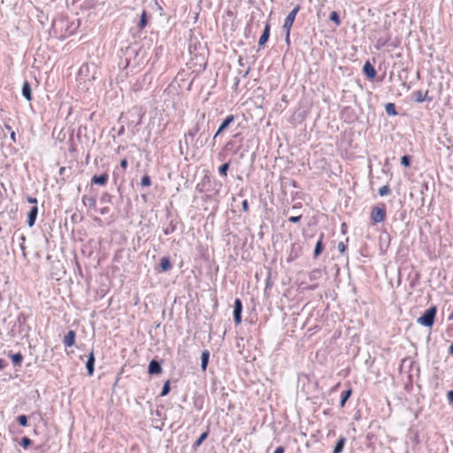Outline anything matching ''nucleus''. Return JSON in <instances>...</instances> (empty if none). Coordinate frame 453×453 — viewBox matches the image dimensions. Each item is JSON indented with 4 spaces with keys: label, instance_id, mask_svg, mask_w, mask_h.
Masks as SVG:
<instances>
[{
    "label": "nucleus",
    "instance_id": "nucleus-43",
    "mask_svg": "<svg viewBox=\"0 0 453 453\" xmlns=\"http://www.w3.org/2000/svg\"><path fill=\"white\" fill-rule=\"evenodd\" d=\"M5 366V362L3 359H0V370L4 369Z\"/></svg>",
    "mask_w": 453,
    "mask_h": 453
},
{
    "label": "nucleus",
    "instance_id": "nucleus-26",
    "mask_svg": "<svg viewBox=\"0 0 453 453\" xmlns=\"http://www.w3.org/2000/svg\"><path fill=\"white\" fill-rule=\"evenodd\" d=\"M228 169H229V165H228V163H225V164H223V165L219 167V174H220V175H222V176H226V173H227V171H228Z\"/></svg>",
    "mask_w": 453,
    "mask_h": 453
},
{
    "label": "nucleus",
    "instance_id": "nucleus-35",
    "mask_svg": "<svg viewBox=\"0 0 453 453\" xmlns=\"http://www.w3.org/2000/svg\"><path fill=\"white\" fill-rule=\"evenodd\" d=\"M242 209H243L244 211H249V203H248L247 200H243L242 203Z\"/></svg>",
    "mask_w": 453,
    "mask_h": 453
},
{
    "label": "nucleus",
    "instance_id": "nucleus-30",
    "mask_svg": "<svg viewBox=\"0 0 453 453\" xmlns=\"http://www.w3.org/2000/svg\"><path fill=\"white\" fill-rule=\"evenodd\" d=\"M18 422L22 426H27V418L25 415H20L18 417Z\"/></svg>",
    "mask_w": 453,
    "mask_h": 453
},
{
    "label": "nucleus",
    "instance_id": "nucleus-28",
    "mask_svg": "<svg viewBox=\"0 0 453 453\" xmlns=\"http://www.w3.org/2000/svg\"><path fill=\"white\" fill-rule=\"evenodd\" d=\"M32 444V441L28 437H23L20 441V445L27 449Z\"/></svg>",
    "mask_w": 453,
    "mask_h": 453
},
{
    "label": "nucleus",
    "instance_id": "nucleus-23",
    "mask_svg": "<svg viewBox=\"0 0 453 453\" xmlns=\"http://www.w3.org/2000/svg\"><path fill=\"white\" fill-rule=\"evenodd\" d=\"M208 437V432H204L203 433L199 438L196 441V442L194 443V448L196 449L198 448L203 442V441Z\"/></svg>",
    "mask_w": 453,
    "mask_h": 453
},
{
    "label": "nucleus",
    "instance_id": "nucleus-3",
    "mask_svg": "<svg viewBox=\"0 0 453 453\" xmlns=\"http://www.w3.org/2000/svg\"><path fill=\"white\" fill-rule=\"evenodd\" d=\"M300 11V5H296L286 17L283 28L285 30H291V27L293 26V23L295 21V19L296 17V14Z\"/></svg>",
    "mask_w": 453,
    "mask_h": 453
},
{
    "label": "nucleus",
    "instance_id": "nucleus-37",
    "mask_svg": "<svg viewBox=\"0 0 453 453\" xmlns=\"http://www.w3.org/2000/svg\"><path fill=\"white\" fill-rule=\"evenodd\" d=\"M286 31V37H285V40H286V42L288 44H289L290 42V39H289V36H290V30H285Z\"/></svg>",
    "mask_w": 453,
    "mask_h": 453
},
{
    "label": "nucleus",
    "instance_id": "nucleus-5",
    "mask_svg": "<svg viewBox=\"0 0 453 453\" xmlns=\"http://www.w3.org/2000/svg\"><path fill=\"white\" fill-rule=\"evenodd\" d=\"M234 120V115H228L225 119L224 121L221 123V125L219 126L218 131L216 132L215 135H214V139L220 134L222 133L225 129H226L229 125Z\"/></svg>",
    "mask_w": 453,
    "mask_h": 453
},
{
    "label": "nucleus",
    "instance_id": "nucleus-15",
    "mask_svg": "<svg viewBox=\"0 0 453 453\" xmlns=\"http://www.w3.org/2000/svg\"><path fill=\"white\" fill-rule=\"evenodd\" d=\"M160 267L163 272L169 271L172 268V264L169 257H163L160 260Z\"/></svg>",
    "mask_w": 453,
    "mask_h": 453
},
{
    "label": "nucleus",
    "instance_id": "nucleus-38",
    "mask_svg": "<svg viewBox=\"0 0 453 453\" xmlns=\"http://www.w3.org/2000/svg\"><path fill=\"white\" fill-rule=\"evenodd\" d=\"M448 399L453 403V391H449L448 392Z\"/></svg>",
    "mask_w": 453,
    "mask_h": 453
},
{
    "label": "nucleus",
    "instance_id": "nucleus-8",
    "mask_svg": "<svg viewBox=\"0 0 453 453\" xmlns=\"http://www.w3.org/2000/svg\"><path fill=\"white\" fill-rule=\"evenodd\" d=\"M107 180H108V174L107 173H104V174H101L99 176H97V175L93 176V178L91 180V182L93 184H97V185L104 186L106 184Z\"/></svg>",
    "mask_w": 453,
    "mask_h": 453
},
{
    "label": "nucleus",
    "instance_id": "nucleus-34",
    "mask_svg": "<svg viewBox=\"0 0 453 453\" xmlns=\"http://www.w3.org/2000/svg\"><path fill=\"white\" fill-rule=\"evenodd\" d=\"M337 249L338 250L341 252V253H343L344 250H345V245L343 242H339L338 243V246H337Z\"/></svg>",
    "mask_w": 453,
    "mask_h": 453
},
{
    "label": "nucleus",
    "instance_id": "nucleus-22",
    "mask_svg": "<svg viewBox=\"0 0 453 453\" xmlns=\"http://www.w3.org/2000/svg\"><path fill=\"white\" fill-rule=\"evenodd\" d=\"M11 358H12V363L15 365H20V363L23 359V357L20 353H16V354H12Z\"/></svg>",
    "mask_w": 453,
    "mask_h": 453
},
{
    "label": "nucleus",
    "instance_id": "nucleus-11",
    "mask_svg": "<svg viewBox=\"0 0 453 453\" xmlns=\"http://www.w3.org/2000/svg\"><path fill=\"white\" fill-rule=\"evenodd\" d=\"M269 35H270V25L268 23H266L264 32L259 38L258 44L260 46H263L268 41Z\"/></svg>",
    "mask_w": 453,
    "mask_h": 453
},
{
    "label": "nucleus",
    "instance_id": "nucleus-13",
    "mask_svg": "<svg viewBox=\"0 0 453 453\" xmlns=\"http://www.w3.org/2000/svg\"><path fill=\"white\" fill-rule=\"evenodd\" d=\"M428 91L417 90L413 93V97L416 102L422 103L426 99Z\"/></svg>",
    "mask_w": 453,
    "mask_h": 453
},
{
    "label": "nucleus",
    "instance_id": "nucleus-19",
    "mask_svg": "<svg viewBox=\"0 0 453 453\" xmlns=\"http://www.w3.org/2000/svg\"><path fill=\"white\" fill-rule=\"evenodd\" d=\"M351 394H352V389H350V388L342 393V397H341V406L342 407H343L345 405L346 401L349 398Z\"/></svg>",
    "mask_w": 453,
    "mask_h": 453
},
{
    "label": "nucleus",
    "instance_id": "nucleus-39",
    "mask_svg": "<svg viewBox=\"0 0 453 453\" xmlns=\"http://www.w3.org/2000/svg\"><path fill=\"white\" fill-rule=\"evenodd\" d=\"M11 139L12 140L13 142H16V134L14 131L11 132Z\"/></svg>",
    "mask_w": 453,
    "mask_h": 453
},
{
    "label": "nucleus",
    "instance_id": "nucleus-16",
    "mask_svg": "<svg viewBox=\"0 0 453 453\" xmlns=\"http://www.w3.org/2000/svg\"><path fill=\"white\" fill-rule=\"evenodd\" d=\"M209 357H210L209 351L208 350L203 351L202 357H201V367H202L203 371H205L207 368Z\"/></svg>",
    "mask_w": 453,
    "mask_h": 453
},
{
    "label": "nucleus",
    "instance_id": "nucleus-33",
    "mask_svg": "<svg viewBox=\"0 0 453 453\" xmlns=\"http://www.w3.org/2000/svg\"><path fill=\"white\" fill-rule=\"evenodd\" d=\"M301 217L302 216H292L288 219V220L293 223H297L298 221H300Z\"/></svg>",
    "mask_w": 453,
    "mask_h": 453
},
{
    "label": "nucleus",
    "instance_id": "nucleus-44",
    "mask_svg": "<svg viewBox=\"0 0 453 453\" xmlns=\"http://www.w3.org/2000/svg\"><path fill=\"white\" fill-rule=\"evenodd\" d=\"M449 353L453 354V343L449 346Z\"/></svg>",
    "mask_w": 453,
    "mask_h": 453
},
{
    "label": "nucleus",
    "instance_id": "nucleus-32",
    "mask_svg": "<svg viewBox=\"0 0 453 453\" xmlns=\"http://www.w3.org/2000/svg\"><path fill=\"white\" fill-rule=\"evenodd\" d=\"M170 391V385H169V381H166L164 386H163V388H162V392H161V395H166Z\"/></svg>",
    "mask_w": 453,
    "mask_h": 453
},
{
    "label": "nucleus",
    "instance_id": "nucleus-1",
    "mask_svg": "<svg viewBox=\"0 0 453 453\" xmlns=\"http://www.w3.org/2000/svg\"><path fill=\"white\" fill-rule=\"evenodd\" d=\"M436 311L437 310L435 306L430 307L421 317L418 319V323L425 326H432L434 323Z\"/></svg>",
    "mask_w": 453,
    "mask_h": 453
},
{
    "label": "nucleus",
    "instance_id": "nucleus-6",
    "mask_svg": "<svg viewBox=\"0 0 453 453\" xmlns=\"http://www.w3.org/2000/svg\"><path fill=\"white\" fill-rule=\"evenodd\" d=\"M37 213H38V208H37V206L35 205L31 208L30 211L28 212V215H27L28 226L32 227L35 225L36 217H37Z\"/></svg>",
    "mask_w": 453,
    "mask_h": 453
},
{
    "label": "nucleus",
    "instance_id": "nucleus-42",
    "mask_svg": "<svg viewBox=\"0 0 453 453\" xmlns=\"http://www.w3.org/2000/svg\"><path fill=\"white\" fill-rule=\"evenodd\" d=\"M385 45V42H380V41H378L377 42V45H376V48L377 49H380L381 46Z\"/></svg>",
    "mask_w": 453,
    "mask_h": 453
},
{
    "label": "nucleus",
    "instance_id": "nucleus-25",
    "mask_svg": "<svg viewBox=\"0 0 453 453\" xmlns=\"http://www.w3.org/2000/svg\"><path fill=\"white\" fill-rule=\"evenodd\" d=\"M147 25V15H146V12L143 11L142 13V16H141V19H140V23H139V27L141 29L144 28Z\"/></svg>",
    "mask_w": 453,
    "mask_h": 453
},
{
    "label": "nucleus",
    "instance_id": "nucleus-31",
    "mask_svg": "<svg viewBox=\"0 0 453 453\" xmlns=\"http://www.w3.org/2000/svg\"><path fill=\"white\" fill-rule=\"evenodd\" d=\"M401 164L403 165L405 167L410 166L411 165V159L409 156H403L401 158Z\"/></svg>",
    "mask_w": 453,
    "mask_h": 453
},
{
    "label": "nucleus",
    "instance_id": "nucleus-4",
    "mask_svg": "<svg viewBox=\"0 0 453 453\" xmlns=\"http://www.w3.org/2000/svg\"><path fill=\"white\" fill-rule=\"evenodd\" d=\"M242 303L240 299H235L234 305V322L239 325L242 322Z\"/></svg>",
    "mask_w": 453,
    "mask_h": 453
},
{
    "label": "nucleus",
    "instance_id": "nucleus-27",
    "mask_svg": "<svg viewBox=\"0 0 453 453\" xmlns=\"http://www.w3.org/2000/svg\"><path fill=\"white\" fill-rule=\"evenodd\" d=\"M390 193L388 186L385 185L379 188V195L381 196H387Z\"/></svg>",
    "mask_w": 453,
    "mask_h": 453
},
{
    "label": "nucleus",
    "instance_id": "nucleus-7",
    "mask_svg": "<svg viewBox=\"0 0 453 453\" xmlns=\"http://www.w3.org/2000/svg\"><path fill=\"white\" fill-rule=\"evenodd\" d=\"M161 371H162L161 365L157 361H156V360L150 361V363L149 365V368H148L149 373L158 374L161 372Z\"/></svg>",
    "mask_w": 453,
    "mask_h": 453
},
{
    "label": "nucleus",
    "instance_id": "nucleus-21",
    "mask_svg": "<svg viewBox=\"0 0 453 453\" xmlns=\"http://www.w3.org/2000/svg\"><path fill=\"white\" fill-rule=\"evenodd\" d=\"M82 202L85 205H88L90 207H95L96 206V199L92 196H84L82 197Z\"/></svg>",
    "mask_w": 453,
    "mask_h": 453
},
{
    "label": "nucleus",
    "instance_id": "nucleus-14",
    "mask_svg": "<svg viewBox=\"0 0 453 453\" xmlns=\"http://www.w3.org/2000/svg\"><path fill=\"white\" fill-rule=\"evenodd\" d=\"M94 365H95V357H94L93 352H91L89 357H88V361L86 363V367H87V370H88V373L90 376L94 372Z\"/></svg>",
    "mask_w": 453,
    "mask_h": 453
},
{
    "label": "nucleus",
    "instance_id": "nucleus-18",
    "mask_svg": "<svg viewBox=\"0 0 453 453\" xmlns=\"http://www.w3.org/2000/svg\"><path fill=\"white\" fill-rule=\"evenodd\" d=\"M322 238H323V234L320 236L319 240L316 243V246H315V249H314V253H313L315 257L319 256L320 253L323 250Z\"/></svg>",
    "mask_w": 453,
    "mask_h": 453
},
{
    "label": "nucleus",
    "instance_id": "nucleus-24",
    "mask_svg": "<svg viewBox=\"0 0 453 453\" xmlns=\"http://www.w3.org/2000/svg\"><path fill=\"white\" fill-rule=\"evenodd\" d=\"M330 20L335 23L336 26L341 24L339 14L336 12H332L329 17Z\"/></svg>",
    "mask_w": 453,
    "mask_h": 453
},
{
    "label": "nucleus",
    "instance_id": "nucleus-10",
    "mask_svg": "<svg viewBox=\"0 0 453 453\" xmlns=\"http://www.w3.org/2000/svg\"><path fill=\"white\" fill-rule=\"evenodd\" d=\"M75 342V333L69 331L64 337V344L66 347H72Z\"/></svg>",
    "mask_w": 453,
    "mask_h": 453
},
{
    "label": "nucleus",
    "instance_id": "nucleus-9",
    "mask_svg": "<svg viewBox=\"0 0 453 453\" xmlns=\"http://www.w3.org/2000/svg\"><path fill=\"white\" fill-rule=\"evenodd\" d=\"M363 71L366 74V76L370 79H372L376 76V71H375L374 67L369 62H366L364 65Z\"/></svg>",
    "mask_w": 453,
    "mask_h": 453
},
{
    "label": "nucleus",
    "instance_id": "nucleus-45",
    "mask_svg": "<svg viewBox=\"0 0 453 453\" xmlns=\"http://www.w3.org/2000/svg\"><path fill=\"white\" fill-rule=\"evenodd\" d=\"M5 127H6L7 130H11V127L10 126L5 125Z\"/></svg>",
    "mask_w": 453,
    "mask_h": 453
},
{
    "label": "nucleus",
    "instance_id": "nucleus-20",
    "mask_svg": "<svg viewBox=\"0 0 453 453\" xmlns=\"http://www.w3.org/2000/svg\"><path fill=\"white\" fill-rule=\"evenodd\" d=\"M385 111L388 115L395 116L397 114L395 111V104L392 103H388L385 106Z\"/></svg>",
    "mask_w": 453,
    "mask_h": 453
},
{
    "label": "nucleus",
    "instance_id": "nucleus-29",
    "mask_svg": "<svg viewBox=\"0 0 453 453\" xmlns=\"http://www.w3.org/2000/svg\"><path fill=\"white\" fill-rule=\"evenodd\" d=\"M151 184V180H150V176L148 175H145L142 178V180H141V185L143 186V187H149L150 186Z\"/></svg>",
    "mask_w": 453,
    "mask_h": 453
},
{
    "label": "nucleus",
    "instance_id": "nucleus-12",
    "mask_svg": "<svg viewBox=\"0 0 453 453\" xmlns=\"http://www.w3.org/2000/svg\"><path fill=\"white\" fill-rule=\"evenodd\" d=\"M22 95L27 101H31V99H32L31 88L27 81H25L23 83Z\"/></svg>",
    "mask_w": 453,
    "mask_h": 453
},
{
    "label": "nucleus",
    "instance_id": "nucleus-40",
    "mask_svg": "<svg viewBox=\"0 0 453 453\" xmlns=\"http://www.w3.org/2000/svg\"><path fill=\"white\" fill-rule=\"evenodd\" d=\"M27 201H28V203H37L36 198H34V197H28V198H27Z\"/></svg>",
    "mask_w": 453,
    "mask_h": 453
},
{
    "label": "nucleus",
    "instance_id": "nucleus-2",
    "mask_svg": "<svg viewBox=\"0 0 453 453\" xmlns=\"http://www.w3.org/2000/svg\"><path fill=\"white\" fill-rule=\"evenodd\" d=\"M386 219L385 205L374 206L371 211V219L374 224L383 222Z\"/></svg>",
    "mask_w": 453,
    "mask_h": 453
},
{
    "label": "nucleus",
    "instance_id": "nucleus-36",
    "mask_svg": "<svg viewBox=\"0 0 453 453\" xmlns=\"http://www.w3.org/2000/svg\"><path fill=\"white\" fill-rule=\"evenodd\" d=\"M120 166L125 170L127 166V160L126 158L120 161Z\"/></svg>",
    "mask_w": 453,
    "mask_h": 453
},
{
    "label": "nucleus",
    "instance_id": "nucleus-41",
    "mask_svg": "<svg viewBox=\"0 0 453 453\" xmlns=\"http://www.w3.org/2000/svg\"><path fill=\"white\" fill-rule=\"evenodd\" d=\"M274 453H284V449L282 447H278Z\"/></svg>",
    "mask_w": 453,
    "mask_h": 453
},
{
    "label": "nucleus",
    "instance_id": "nucleus-17",
    "mask_svg": "<svg viewBox=\"0 0 453 453\" xmlns=\"http://www.w3.org/2000/svg\"><path fill=\"white\" fill-rule=\"evenodd\" d=\"M345 441L346 439L344 437H340L334 449V453H342L345 445Z\"/></svg>",
    "mask_w": 453,
    "mask_h": 453
}]
</instances>
